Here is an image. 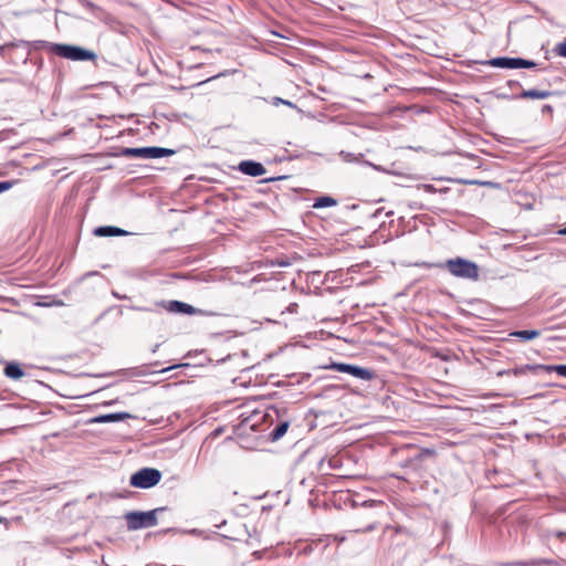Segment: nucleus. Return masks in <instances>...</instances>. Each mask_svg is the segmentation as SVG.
Listing matches in <instances>:
<instances>
[{
    "instance_id": "nucleus-1",
    "label": "nucleus",
    "mask_w": 566,
    "mask_h": 566,
    "mask_svg": "<svg viewBox=\"0 0 566 566\" xmlns=\"http://www.w3.org/2000/svg\"><path fill=\"white\" fill-rule=\"evenodd\" d=\"M555 371L558 376L566 378V364L560 365H542V364H526L522 366H517L512 369H501L496 373L497 377H503L505 375H513L515 377L526 376L527 374L539 375L541 373H552Z\"/></svg>"
},
{
    "instance_id": "nucleus-2",
    "label": "nucleus",
    "mask_w": 566,
    "mask_h": 566,
    "mask_svg": "<svg viewBox=\"0 0 566 566\" xmlns=\"http://www.w3.org/2000/svg\"><path fill=\"white\" fill-rule=\"evenodd\" d=\"M442 266L455 277L478 281L480 276L479 265L460 256L447 260Z\"/></svg>"
},
{
    "instance_id": "nucleus-3",
    "label": "nucleus",
    "mask_w": 566,
    "mask_h": 566,
    "mask_svg": "<svg viewBox=\"0 0 566 566\" xmlns=\"http://www.w3.org/2000/svg\"><path fill=\"white\" fill-rule=\"evenodd\" d=\"M166 511L165 506L157 507L150 511H132L125 514L127 528L129 531H137L142 528L154 527L158 524L157 514Z\"/></svg>"
},
{
    "instance_id": "nucleus-4",
    "label": "nucleus",
    "mask_w": 566,
    "mask_h": 566,
    "mask_svg": "<svg viewBox=\"0 0 566 566\" xmlns=\"http://www.w3.org/2000/svg\"><path fill=\"white\" fill-rule=\"evenodd\" d=\"M50 50L54 54L60 57L71 60V61H95L97 59V54L85 48L73 45V44H62V43H49Z\"/></svg>"
},
{
    "instance_id": "nucleus-5",
    "label": "nucleus",
    "mask_w": 566,
    "mask_h": 566,
    "mask_svg": "<svg viewBox=\"0 0 566 566\" xmlns=\"http://www.w3.org/2000/svg\"><path fill=\"white\" fill-rule=\"evenodd\" d=\"M176 154L175 149L165 148L159 146H146V147H123L119 151V156L127 158H144V159H157L163 157H169Z\"/></svg>"
},
{
    "instance_id": "nucleus-6",
    "label": "nucleus",
    "mask_w": 566,
    "mask_h": 566,
    "mask_svg": "<svg viewBox=\"0 0 566 566\" xmlns=\"http://www.w3.org/2000/svg\"><path fill=\"white\" fill-rule=\"evenodd\" d=\"M276 417V423L269 433V439L273 442L279 441L287 431L291 417L287 415V408L283 406H272L266 411V417Z\"/></svg>"
},
{
    "instance_id": "nucleus-7",
    "label": "nucleus",
    "mask_w": 566,
    "mask_h": 566,
    "mask_svg": "<svg viewBox=\"0 0 566 566\" xmlns=\"http://www.w3.org/2000/svg\"><path fill=\"white\" fill-rule=\"evenodd\" d=\"M161 472L155 468H143L132 474L129 484L138 489H150L161 480Z\"/></svg>"
},
{
    "instance_id": "nucleus-8",
    "label": "nucleus",
    "mask_w": 566,
    "mask_h": 566,
    "mask_svg": "<svg viewBox=\"0 0 566 566\" xmlns=\"http://www.w3.org/2000/svg\"><path fill=\"white\" fill-rule=\"evenodd\" d=\"M156 306L161 307L166 310L169 313L174 314H182V315H200V316H208L211 315V313L195 307L188 303H185L182 301L178 300H171V301H161L156 303Z\"/></svg>"
},
{
    "instance_id": "nucleus-9",
    "label": "nucleus",
    "mask_w": 566,
    "mask_h": 566,
    "mask_svg": "<svg viewBox=\"0 0 566 566\" xmlns=\"http://www.w3.org/2000/svg\"><path fill=\"white\" fill-rule=\"evenodd\" d=\"M484 64H488L493 67L510 69V70L533 69L537 65L536 62L533 60H526L523 57H511V56H496L489 61H485Z\"/></svg>"
},
{
    "instance_id": "nucleus-10",
    "label": "nucleus",
    "mask_w": 566,
    "mask_h": 566,
    "mask_svg": "<svg viewBox=\"0 0 566 566\" xmlns=\"http://www.w3.org/2000/svg\"><path fill=\"white\" fill-rule=\"evenodd\" d=\"M329 368L361 380H370L374 377V373L370 369L347 363H332Z\"/></svg>"
},
{
    "instance_id": "nucleus-11",
    "label": "nucleus",
    "mask_w": 566,
    "mask_h": 566,
    "mask_svg": "<svg viewBox=\"0 0 566 566\" xmlns=\"http://www.w3.org/2000/svg\"><path fill=\"white\" fill-rule=\"evenodd\" d=\"M238 170L241 174L250 177H259L266 172L265 167L261 163L252 159L240 161L238 165Z\"/></svg>"
},
{
    "instance_id": "nucleus-12",
    "label": "nucleus",
    "mask_w": 566,
    "mask_h": 566,
    "mask_svg": "<svg viewBox=\"0 0 566 566\" xmlns=\"http://www.w3.org/2000/svg\"><path fill=\"white\" fill-rule=\"evenodd\" d=\"M555 95V92L548 90L530 88L522 90L517 95L513 96L514 99H546Z\"/></svg>"
},
{
    "instance_id": "nucleus-13",
    "label": "nucleus",
    "mask_w": 566,
    "mask_h": 566,
    "mask_svg": "<svg viewBox=\"0 0 566 566\" xmlns=\"http://www.w3.org/2000/svg\"><path fill=\"white\" fill-rule=\"evenodd\" d=\"M133 416L128 412H113L106 415H99L91 418L87 423H108V422H118L124 421L126 419H130Z\"/></svg>"
},
{
    "instance_id": "nucleus-14",
    "label": "nucleus",
    "mask_w": 566,
    "mask_h": 566,
    "mask_svg": "<svg viewBox=\"0 0 566 566\" xmlns=\"http://www.w3.org/2000/svg\"><path fill=\"white\" fill-rule=\"evenodd\" d=\"M94 234L97 237H123L128 232L115 226H102L94 229Z\"/></svg>"
},
{
    "instance_id": "nucleus-15",
    "label": "nucleus",
    "mask_w": 566,
    "mask_h": 566,
    "mask_svg": "<svg viewBox=\"0 0 566 566\" xmlns=\"http://www.w3.org/2000/svg\"><path fill=\"white\" fill-rule=\"evenodd\" d=\"M3 373L8 378H10L12 380H19L22 377H24V375H25L21 365L17 361H8L6 364Z\"/></svg>"
},
{
    "instance_id": "nucleus-16",
    "label": "nucleus",
    "mask_w": 566,
    "mask_h": 566,
    "mask_svg": "<svg viewBox=\"0 0 566 566\" xmlns=\"http://www.w3.org/2000/svg\"><path fill=\"white\" fill-rule=\"evenodd\" d=\"M514 566H552L555 560L547 558H533L530 560H521L513 564Z\"/></svg>"
},
{
    "instance_id": "nucleus-17",
    "label": "nucleus",
    "mask_w": 566,
    "mask_h": 566,
    "mask_svg": "<svg viewBox=\"0 0 566 566\" xmlns=\"http://www.w3.org/2000/svg\"><path fill=\"white\" fill-rule=\"evenodd\" d=\"M541 335L537 329H522L511 333V336L517 337L524 342L532 340Z\"/></svg>"
},
{
    "instance_id": "nucleus-18",
    "label": "nucleus",
    "mask_w": 566,
    "mask_h": 566,
    "mask_svg": "<svg viewBox=\"0 0 566 566\" xmlns=\"http://www.w3.org/2000/svg\"><path fill=\"white\" fill-rule=\"evenodd\" d=\"M336 205H337V200L334 199L333 197H331V196H321V197L315 199V201L313 203V208L322 209V208L334 207Z\"/></svg>"
},
{
    "instance_id": "nucleus-19",
    "label": "nucleus",
    "mask_w": 566,
    "mask_h": 566,
    "mask_svg": "<svg viewBox=\"0 0 566 566\" xmlns=\"http://www.w3.org/2000/svg\"><path fill=\"white\" fill-rule=\"evenodd\" d=\"M339 157L345 163H357L363 157V154H354V153L342 150V151H339Z\"/></svg>"
},
{
    "instance_id": "nucleus-20",
    "label": "nucleus",
    "mask_w": 566,
    "mask_h": 566,
    "mask_svg": "<svg viewBox=\"0 0 566 566\" xmlns=\"http://www.w3.org/2000/svg\"><path fill=\"white\" fill-rule=\"evenodd\" d=\"M554 52L562 57H566V38L555 46Z\"/></svg>"
},
{
    "instance_id": "nucleus-21",
    "label": "nucleus",
    "mask_w": 566,
    "mask_h": 566,
    "mask_svg": "<svg viewBox=\"0 0 566 566\" xmlns=\"http://www.w3.org/2000/svg\"><path fill=\"white\" fill-rule=\"evenodd\" d=\"M149 373L145 370V366H142V367H138V368H133V369H129L128 370V375L132 376V377H139V376H145V375H148Z\"/></svg>"
},
{
    "instance_id": "nucleus-22",
    "label": "nucleus",
    "mask_w": 566,
    "mask_h": 566,
    "mask_svg": "<svg viewBox=\"0 0 566 566\" xmlns=\"http://www.w3.org/2000/svg\"><path fill=\"white\" fill-rule=\"evenodd\" d=\"M547 535L548 536H554V537H556L558 539H562V541L564 538H566V532H564V531H549Z\"/></svg>"
},
{
    "instance_id": "nucleus-23",
    "label": "nucleus",
    "mask_w": 566,
    "mask_h": 566,
    "mask_svg": "<svg viewBox=\"0 0 566 566\" xmlns=\"http://www.w3.org/2000/svg\"><path fill=\"white\" fill-rule=\"evenodd\" d=\"M273 104L274 105L284 104V105H287L290 107H296L292 102L283 99L281 97H274L273 98Z\"/></svg>"
},
{
    "instance_id": "nucleus-24",
    "label": "nucleus",
    "mask_w": 566,
    "mask_h": 566,
    "mask_svg": "<svg viewBox=\"0 0 566 566\" xmlns=\"http://www.w3.org/2000/svg\"><path fill=\"white\" fill-rule=\"evenodd\" d=\"M11 187H12V182L11 181H0V193H2L3 191L9 190Z\"/></svg>"
},
{
    "instance_id": "nucleus-25",
    "label": "nucleus",
    "mask_w": 566,
    "mask_h": 566,
    "mask_svg": "<svg viewBox=\"0 0 566 566\" xmlns=\"http://www.w3.org/2000/svg\"><path fill=\"white\" fill-rule=\"evenodd\" d=\"M286 178H287L286 176L270 177V178L263 179L261 182H273V181L283 180Z\"/></svg>"
},
{
    "instance_id": "nucleus-26",
    "label": "nucleus",
    "mask_w": 566,
    "mask_h": 566,
    "mask_svg": "<svg viewBox=\"0 0 566 566\" xmlns=\"http://www.w3.org/2000/svg\"><path fill=\"white\" fill-rule=\"evenodd\" d=\"M133 308L136 310V311H139V312H154L155 311V310H153L150 307H147V306H134Z\"/></svg>"
},
{
    "instance_id": "nucleus-27",
    "label": "nucleus",
    "mask_w": 566,
    "mask_h": 566,
    "mask_svg": "<svg viewBox=\"0 0 566 566\" xmlns=\"http://www.w3.org/2000/svg\"><path fill=\"white\" fill-rule=\"evenodd\" d=\"M542 113H543V114H546V113L552 114V113H553V106H552V105H548V104L544 105V106L542 107Z\"/></svg>"
},
{
    "instance_id": "nucleus-28",
    "label": "nucleus",
    "mask_w": 566,
    "mask_h": 566,
    "mask_svg": "<svg viewBox=\"0 0 566 566\" xmlns=\"http://www.w3.org/2000/svg\"><path fill=\"white\" fill-rule=\"evenodd\" d=\"M460 182L463 184V185H482L483 184V182H480L478 180H467V179H463Z\"/></svg>"
},
{
    "instance_id": "nucleus-29",
    "label": "nucleus",
    "mask_w": 566,
    "mask_h": 566,
    "mask_svg": "<svg viewBox=\"0 0 566 566\" xmlns=\"http://www.w3.org/2000/svg\"><path fill=\"white\" fill-rule=\"evenodd\" d=\"M507 85L511 87H521V83L518 81H509Z\"/></svg>"
},
{
    "instance_id": "nucleus-30",
    "label": "nucleus",
    "mask_w": 566,
    "mask_h": 566,
    "mask_svg": "<svg viewBox=\"0 0 566 566\" xmlns=\"http://www.w3.org/2000/svg\"><path fill=\"white\" fill-rule=\"evenodd\" d=\"M297 308V304L296 303H291L287 307V311L291 312V313H294Z\"/></svg>"
},
{
    "instance_id": "nucleus-31",
    "label": "nucleus",
    "mask_w": 566,
    "mask_h": 566,
    "mask_svg": "<svg viewBox=\"0 0 566 566\" xmlns=\"http://www.w3.org/2000/svg\"><path fill=\"white\" fill-rule=\"evenodd\" d=\"M177 367H178V365H174V366H170V367H167V368H163L161 370H159V373L164 374V373L172 370V369H175Z\"/></svg>"
},
{
    "instance_id": "nucleus-32",
    "label": "nucleus",
    "mask_w": 566,
    "mask_h": 566,
    "mask_svg": "<svg viewBox=\"0 0 566 566\" xmlns=\"http://www.w3.org/2000/svg\"><path fill=\"white\" fill-rule=\"evenodd\" d=\"M424 189H426V191H428V192H433V191L436 190V189H434V187H433L432 185H424Z\"/></svg>"
},
{
    "instance_id": "nucleus-33",
    "label": "nucleus",
    "mask_w": 566,
    "mask_h": 566,
    "mask_svg": "<svg viewBox=\"0 0 566 566\" xmlns=\"http://www.w3.org/2000/svg\"><path fill=\"white\" fill-rule=\"evenodd\" d=\"M557 233H558V234H560V235H566V227H564V228L559 229V230L557 231Z\"/></svg>"
},
{
    "instance_id": "nucleus-34",
    "label": "nucleus",
    "mask_w": 566,
    "mask_h": 566,
    "mask_svg": "<svg viewBox=\"0 0 566 566\" xmlns=\"http://www.w3.org/2000/svg\"><path fill=\"white\" fill-rule=\"evenodd\" d=\"M159 346H160L159 344H156V345L151 348V353H153V354H155V353L158 350Z\"/></svg>"
},
{
    "instance_id": "nucleus-35",
    "label": "nucleus",
    "mask_w": 566,
    "mask_h": 566,
    "mask_svg": "<svg viewBox=\"0 0 566 566\" xmlns=\"http://www.w3.org/2000/svg\"><path fill=\"white\" fill-rule=\"evenodd\" d=\"M13 44H6L0 46V51H4L7 48L12 46Z\"/></svg>"
},
{
    "instance_id": "nucleus-36",
    "label": "nucleus",
    "mask_w": 566,
    "mask_h": 566,
    "mask_svg": "<svg viewBox=\"0 0 566 566\" xmlns=\"http://www.w3.org/2000/svg\"><path fill=\"white\" fill-rule=\"evenodd\" d=\"M367 165L371 166L376 170H380V168L371 163L366 161Z\"/></svg>"
},
{
    "instance_id": "nucleus-37",
    "label": "nucleus",
    "mask_w": 566,
    "mask_h": 566,
    "mask_svg": "<svg viewBox=\"0 0 566 566\" xmlns=\"http://www.w3.org/2000/svg\"><path fill=\"white\" fill-rule=\"evenodd\" d=\"M373 504H374V502H368V501H364V503H363V505H365V506L366 505H373Z\"/></svg>"
},
{
    "instance_id": "nucleus-38",
    "label": "nucleus",
    "mask_w": 566,
    "mask_h": 566,
    "mask_svg": "<svg viewBox=\"0 0 566 566\" xmlns=\"http://www.w3.org/2000/svg\"><path fill=\"white\" fill-rule=\"evenodd\" d=\"M112 403H114V401H107V402H105L104 405H105V406H111Z\"/></svg>"
},
{
    "instance_id": "nucleus-39",
    "label": "nucleus",
    "mask_w": 566,
    "mask_h": 566,
    "mask_svg": "<svg viewBox=\"0 0 566 566\" xmlns=\"http://www.w3.org/2000/svg\"><path fill=\"white\" fill-rule=\"evenodd\" d=\"M4 518L0 516V523L3 521Z\"/></svg>"
}]
</instances>
